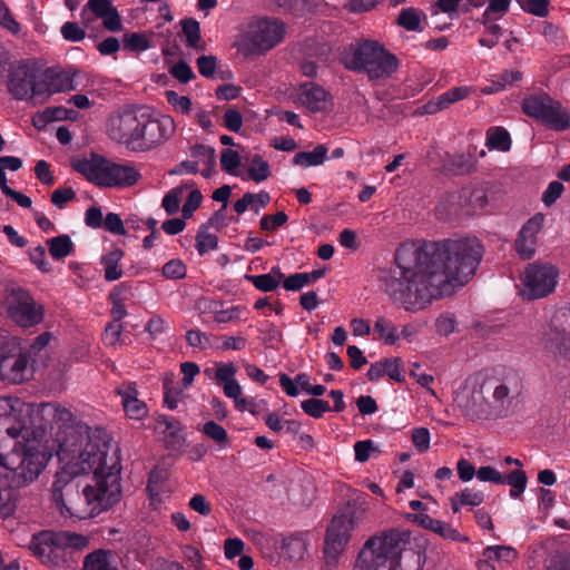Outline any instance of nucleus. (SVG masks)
<instances>
[{
	"label": "nucleus",
	"instance_id": "obj_1",
	"mask_svg": "<svg viewBox=\"0 0 570 570\" xmlns=\"http://www.w3.org/2000/svg\"><path fill=\"white\" fill-rule=\"evenodd\" d=\"M483 252L475 237L404 242L396 248L393 264L380 274L381 289L397 308L424 311L433 301L464 286L475 274Z\"/></svg>",
	"mask_w": 570,
	"mask_h": 570
},
{
	"label": "nucleus",
	"instance_id": "obj_2",
	"mask_svg": "<svg viewBox=\"0 0 570 570\" xmlns=\"http://www.w3.org/2000/svg\"><path fill=\"white\" fill-rule=\"evenodd\" d=\"M57 454L63 466L56 474L51 499L62 515L94 518L119 500L118 448L104 429L70 428Z\"/></svg>",
	"mask_w": 570,
	"mask_h": 570
},
{
	"label": "nucleus",
	"instance_id": "obj_3",
	"mask_svg": "<svg viewBox=\"0 0 570 570\" xmlns=\"http://www.w3.org/2000/svg\"><path fill=\"white\" fill-rule=\"evenodd\" d=\"M522 390L521 376L509 370L481 383H466L456 391L454 402L472 420H495L510 414Z\"/></svg>",
	"mask_w": 570,
	"mask_h": 570
},
{
	"label": "nucleus",
	"instance_id": "obj_4",
	"mask_svg": "<svg viewBox=\"0 0 570 570\" xmlns=\"http://www.w3.org/2000/svg\"><path fill=\"white\" fill-rule=\"evenodd\" d=\"M175 129V120L170 116L153 118L130 108L114 111L105 125L108 138L131 151H148L163 145Z\"/></svg>",
	"mask_w": 570,
	"mask_h": 570
},
{
	"label": "nucleus",
	"instance_id": "obj_5",
	"mask_svg": "<svg viewBox=\"0 0 570 570\" xmlns=\"http://www.w3.org/2000/svg\"><path fill=\"white\" fill-rule=\"evenodd\" d=\"M411 533L393 528L367 539L354 570H422L424 557L411 547Z\"/></svg>",
	"mask_w": 570,
	"mask_h": 570
},
{
	"label": "nucleus",
	"instance_id": "obj_6",
	"mask_svg": "<svg viewBox=\"0 0 570 570\" xmlns=\"http://www.w3.org/2000/svg\"><path fill=\"white\" fill-rule=\"evenodd\" d=\"M50 458L39 443H17L4 458L0 455V476L7 478L17 489L26 487L38 479Z\"/></svg>",
	"mask_w": 570,
	"mask_h": 570
},
{
	"label": "nucleus",
	"instance_id": "obj_7",
	"mask_svg": "<svg viewBox=\"0 0 570 570\" xmlns=\"http://www.w3.org/2000/svg\"><path fill=\"white\" fill-rule=\"evenodd\" d=\"M342 63L352 71L366 73L371 80L390 77L397 59L376 41L351 43L342 55Z\"/></svg>",
	"mask_w": 570,
	"mask_h": 570
},
{
	"label": "nucleus",
	"instance_id": "obj_8",
	"mask_svg": "<svg viewBox=\"0 0 570 570\" xmlns=\"http://www.w3.org/2000/svg\"><path fill=\"white\" fill-rule=\"evenodd\" d=\"M75 169L101 188H126L138 183L141 175L131 163H115L99 155L79 160Z\"/></svg>",
	"mask_w": 570,
	"mask_h": 570
},
{
	"label": "nucleus",
	"instance_id": "obj_9",
	"mask_svg": "<svg viewBox=\"0 0 570 570\" xmlns=\"http://www.w3.org/2000/svg\"><path fill=\"white\" fill-rule=\"evenodd\" d=\"M87 535L70 531H41L33 534L30 549L48 567H58L66 561L67 552H79L89 547Z\"/></svg>",
	"mask_w": 570,
	"mask_h": 570
},
{
	"label": "nucleus",
	"instance_id": "obj_10",
	"mask_svg": "<svg viewBox=\"0 0 570 570\" xmlns=\"http://www.w3.org/2000/svg\"><path fill=\"white\" fill-rule=\"evenodd\" d=\"M539 342L557 364L570 367V308L560 307L554 311Z\"/></svg>",
	"mask_w": 570,
	"mask_h": 570
},
{
	"label": "nucleus",
	"instance_id": "obj_11",
	"mask_svg": "<svg viewBox=\"0 0 570 570\" xmlns=\"http://www.w3.org/2000/svg\"><path fill=\"white\" fill-rule=\"evenodd\" d=\"M522 110L527 116L553 130L563 131L570 127V114L547 94L524 98Z\"/></svg>",
	"mask_w": 570,
	"mask_h": 570
},
{
	"label": "nucleus",
	"instance_id": "obj_12",
	"mask_svg": "<svg viewBox=\"0 0 570 570\" xmlns=\"http://www.w3.org/2000/svg\"><path fill=\"white\" fill-rule=\"evenodd\" d=\"M9 318L21 327H31L43 318V307L19 286L6 288L3 299Z\"/></svg>",
	"mask_w": 570,
	"mask_h": 570
},
{
	"label": "nucleus",
	"instance_id": "obj_13",
	"mask_svg": "<svg viewBox=\"0 0 570 570\" xmlns=\"http://www.w3.org/2000/svg\"><path fill=\"white\" fill-rule=\"evenodd\" d=\"M558 277V268L550 263L534 262L529 264L522 276L523 295L529 299L550 295L556 289Z\"/></svg>",
	"mask_w": 570,
	"mask_h": 570
},
{
	"label": "nucleus",
	"instance_id": "obj_14",
	"mask_svg": "<svg viewBox=\"0 0 570 570\" xmlns=\"http://www.w3.org/2000/svg\"><path fill=\"white\" fill-rule=\"evenodd\" d=\"M39 80L40 69L32 63L20 62L9 73L8 90L13 98L37 106L40 105V95L37 94Z\"/></svg>",
	"mask_w": 570,
	"mask_h": 570
},
{
	"label": "nucleus",
	"instance_id": "obj_15",
	"mask_svg": "<svg viewBox=\"0 0 570 570\" xmlns=\"http://www.w3.org/2000/svg\"><path fill=\"white\" fill-rule=\"evenodd\" d=\"M29 355L16 342H8L0 348V379L21 383L31 376Z\"/></svg>",
	"mask_w": 570,
	"mask_h": 570
},
{
	"label": "nucleus",
	"instance_id": "obj_16",
	"mask_svg": "<svg viewBox=\"0 0 570 570\" xmlns=\"http://www.w3.org/2000/svg\"><path fill=\"white\" fill-rule=\"evenodd\" d=\"M353 529V520L343 514L332 519L324 540V558L328 566L336 564Z\"/></svg>",
	"mask_w": 570,
	"mask_h": 570
},
{
	"label": "nucleus",
	"instance_id": "obj_17",
	"mask_svg": "<svg viewBox=\"0 0 570 570\" xmlns=\"http://www.w3.org/2000/svg\"><path fill=\"white\" fill-rule=\"evenodd\" d=\"M285 35V26L273 19H261L250 24L248 40L253 48L265 52L282 41Z\"/></svg>",
	"mask_w": 570,
	"mask_h": 570
},
{
	"label": "nucleus",
	"instance_id": "obj_18",
	"mask_svg": "<svg viewBox=\"0 0 570 570\" xmlns=\"http://www.w3.org/2000/svg\"><path fill=\"white\" fill-rule=\"evenodd\" d=\"M38 95H40V105L47 102L49 98L59 92H67L76 89L73 75L70 71L60 68H47L40 70V80L38 83Z\"/></svg>",
	"mask_w": 570,
	"mask_h": 570
},
{
	"label": "nucleus",
	"instance_id": "obj_19",
	"mask_svg": "<svg viewBox=\"0 0 570 570\" xmlns=\"http://www.w3.org/2000/svg\"><path fill=\"white\" fill-rule=\"evenodd\" d=\"M95 19H101L104 27L111 32L121 29V19L111 0H88L81 11V22L88 27Z\"/></svg>",
	"mask_w": 570,
	"mask_h": 570
},
{
	"label": "nucleus",
	"instance_id": "obj_20",
	"mask_svg": "<svg viewBox=\"0 0 570 570\" xmlns=\"http://www.w3.org/2000/svg\"><path fill=\"white\" fill-rule=\"evenodd\" d=\"M543 222V215L537 214L522 226L515 240V250L522 259H529L534 255L537 236L542 229Z\"/></svg>",
	"mask_w": 570,
	"mask_h": 570
},
{
	"label": "nucleus",
	"instance_id": "obj_21",
	"mask_svg": "<svg viewBox=\"0 0 570 570\" xmlns=\"http://www.w3.org/2000/svg\"><path fill=\"white\" fill-rule=\"evenodd\" d=\"M121 397L124 411L130 419L140 420L147 414L146 404L138 399V390L134 382H122L116 387Z\"/></svg>",
	"mask_w": 570,
	"mask_h": 570
},
{
	"label": "nucleus",
	"instance_id": "obj_22",
	"mask_svg": "<svg viewBox=\"0 0 570 570\" xmlns=\"http://www.w3.org/2000/svg\"><path fill=\"white\" fill-rule=\"evenodd\" d=\"M156 431L164 435L167 448L176 449L181 446L184 438V425L175 417L168 415H159L156 420Z\"/></svg>",
	"mask_w": 570,
	"mask_h": 570
},
{
	"label": "nucleus",
	"instance_id": "obj_23",
	"mask_svg": "<svg viewBox=\"0 0 570 570\" xmlns=\"http://www.w3.org/2000/svg\"><path fill=\"white\" fill-rule=\"evenodd\" d=\"M328 92L314 82L302 86L299 95L301 102L312 112H320L326 109Z\"/></svg>",
	"mask_w": 570,
	"mask_h": 570
},
{
	"label": "nucleus",
	"instance_id": "obj_24",
	"mask_svg": "<svg viewBox=\"0 0 570 570\" xmlns=\"http://www.w3.org/2000/svg\"><path fill=\"white\" fill-rule=\"evenodd\" d=\"M472 92L468 86L454 87L441 94L436 99L429 101L425 106V112L435 114L449 108L452 104L465 99Z\"/></svg>",
	"mask_w": 570,
	"mask_h": 570
},
{
	"label": "nucleus",
	"instance_id": "obj_25",
	"mask_svg": "<svg viewBox=\"0 0 570 570\" xmlns=\"http://www.w3.org/2000/svg\"><path fill=\"white\" fill-rule=\"evenodd\" d=\"M305 534L298 533L285 538L282 542V554L291 561H299L307 552Z\"/></svg>",
	"mask_w": 570,
	"mask_h": 570
},
{
	"label": "nucleus",
	"instance_id": "obj_26",
	"mask_svg": "<svg viewBox=\"0 0 570 570\" xmlns=\"http://www.w3.org/2000/svg\"><path fill=\"white\" fill-rule=\"evenodd\" d=\"M82 570H117L114 566V552L98 549L83 558Z\"/></svg>",
	"mask_w": 570,
	"mask_h": 570
},
{
	"label": "nucleus",
	"instance_id": "obj_27",
	"mask_svg": "<svg viewBox=\"0 0 570 570\" xmlns=\"http://www.w3.org/2000/svg\"><path fill=\"white\" fill-rule=\"evenodd\" d=\"M484 493L480 490L465 488L450 498L453 513H458L462 507H478L484 501Z\"/></svg>",
	"mask_w": 570,
	"mask_h": 570
},
{
	"label": "nucleus",
	"instance_id": "obj_28",
	"mask_svg": "<svg viewBox=\"0 0 570 570\" xmlns=\"http://www.w3.org/2000/svg\"><path fill=\"white\" fill-rule=\"evenodd\" d=\"M14 489L7 478L0 476V517H9L14 512L18 501Z\"/></svg>",
	"mask_w": 570,
	"mask_h": 570
},
{
	"label": "nucleus",
	"instance_id": "obj_29",
	"mask_svg": "<svg viewBox=\"0 0 570 570\" xmlns=\"http://www.w3.org/2000/svg\"><path fill=\"white\" fill-rule=\"evenodd\" d=\"M122 257L124 252L120 248H114L101 257L104 277L106 281L114 282L122 276V271L119 268V263Z\"/></svg>",
	"mask_w": 570,
	"mask_h": 570
},
{
	"label": "nucleus",
	"instance_id": "obj_30",
	"mask_svg": "<svg viewBox=\"0 0 570 570\" xmlns=\"http://www.w3.org/2000/svg\"><path fill=\"white\" fill-rule=\"evenodd\" d=\"M49 254L53 259L60 261L69 256L75 248V245L69 235L62 234L47 239Z\"/></svg>",
	"mask_w": 570,
	"mask_h": 570
},
{
	"label": "nucleus",
	"instance_id": "obj_31",
	"mask_svg": "<svg viewBox=\"0 0 570 570\" xmlns=\"http://www.w3.org/2000/svg\"><path fill=\"white\" fill-rule=\"evenodd\" d=\"M327 148L324 145L316 146L312 151L297 153L293 163L302 167H311L322 165L326 158Z\"/></svg>",
	"mask_w": 570,
	"mask_h": 570
},
{
	"label": "nucleus",
	"instance_id": "obj_32",
	"mask_svg": "<svg viewBox=\"0 0 570 570\" xmlns=\"http://www.w3.org/2000/svg\"><path fill=\"white\" fill-rule=\"evenodd\" d=\"M487 147L489 149L508 151L511 147L509 132L501 127L490 128L487 132Z\"/></svg>",
	"mask_w": 570,
	"mask_h": 570
},
{
	"label": "nucleus",
	"instance_id": "obj_33",
	"mask_svg": "<svg viewBox=\"0 0 570 570\" xmlns=\"http://www.w3.org/2000/svg\"><path fill=\"white\" fill-rule=\"evenodd\" d=\"M424 18L423 11L416 8H406L400 12L397 23L409 31H421V21Z\"/></svg>",
	"mask_w": 570,
	"mask_h": 570
},
{
	"label": "nucleus",
	"instance_id": "obj_34",
	"mask_svg": "<svg viewBox=\"0 0 570 570\" xmlns=\"http://www.w3.org/2000/svg\"><path fill=\"white\" fill-rule=\"evenodd\" d=\"M183 33L186 37V45L196 50H204L205 45H200V26L195 19L188 18L181 20Z\"/></svg>",
	"mask_w": 570,
	"mask_h": 570
},
{
	"label": "nucleus",
	"instance_id": "obj_35",
	"mask_svg": "<svg viewBox=\"0 0 570 570\" xmlns=\"http://www.w3.org/2000/svg\"><path fill=\"white\" fill-rule=\"evenodd\" d=\"M374 332L386 345H393L399 338L396 326L386 317L380 316L374 324Z\"/></svg>",
	"mask_w": 570,
	"mask_h": 570
},
{
	"label": "nucleus",
	"instance_id": "obj_36",
	"mask_svg": "<svg viewBox=\"0 0 570 570\" xmlns=\"http://www.w3.org/2000/svg\"><path fill=\"white\" fill-rule=\"evenodd\" d=\"M218 246V238L216 235L208 233V225H200L196 235V249L200 256L207 254L209 250L216 249Z\"/></svg>",
	"mask_w": 570,
	"mask_h": 570
},
{
	"label": "nucleus",
	"instance_id": "obj_37",
	"mask_svg": "<svg viewBox=\"0 0 570 570\" xmlns=\"http://www.w3.org/2000/svg\"><path fill=\"white\" fill-rule=\"evenodd\" d=\"M199 431L217 443L222 449L228 448L230 444L226 430L215 421L206 422Z\"/></svg>",
	"mask_w": 570,
	"mask_h": 570
},
{
	"label": "nucleus",
	"instance_id": "obj_38",
	"mask_svg": "<svg viewBox=\"0 0 570 570\" xmlns=\"http://www.w3.org/2000/svg\"><path fill=\"white\" fill-rule=\"evenodd\" d=\"M127 288V285L122 283L114 287L109 294V299L112 303L111 316L115 323H119L127 315V309L121 297L122 292Z\"/></svg>",
	"mask_w": 570,
	"mask_h": 570
},
{
	"label": "nucleus",
	"instance_id": "obj_39",
	"mask_svg": "<svg viewBox=\"0 0 570 570\" xmlns=\"http://www.w3.org/2000/svg\"><path fill=\"white\" fill-rule=\"evenodd\" d=\"M528 483V478L524 471L513 470L504 478V484L511 487L510 497L518 499L524 492Z\"/></svg>",
	"mask_w": 570,
	"mask_h": 570
},
{
	"label": "nucleus",
	"instance_id": "obj_40",
	"mask_svg": "<svg viewBox=\"0 0 570 570\" xmlns=\"http://www.w3.org/2000/svg\"><path fill=\"white\" fill-rule=\"evenodd\" d=\"M271 176L269 165L261 156L255 155L248 168V178L261 183Z\"/></svg>",
	"mask_w": 570,
	"mask_h": 570
},
{
	"label": "nucleus",
	"instance_id": "obj_41",
	"mask_svg": "<svg viewBox=\"0 0 570 570\" xmlns=\"http://www.w3.org/2000/svg\"><path fill=\"white\" fill-rule=\"evenodd\" d=\"M483 557L487 559L495 560V561L511 562L517 559L518 553L511 547L494 546V547H487L483 550Z\"/></svg>",
	"mask_w": 570,
	"mask_h": 570
},
{
	"label": "nucleus",
	"instance_id": "obj_42",
	"mask_svg": "<svg viewBox=\"0 0 570 570\" xmlns=\"http://www.w3.org/2000/svg\"><path fill=\"white\" fill-rule=\"evenodd\" d=\"M511 0H490L488 8L483 12L482 23L487 24L491 20H495L504 16L510 7Z\"/></svg>",
	"mask_w": 570,
	"mask_h": 570
},
{
	"label": "nucleus",
	"instance_id": "obj_43",
	"mask_svg": "<svg viewBox=\"0 0 570 570\" xmlns=\"http://www.w3.org/2000/svg\"><path fill=\"white\" fill-rule=\"evenodd\" d=\"M302 410L314 419H320L323 414L331 410L327 401L312 397L301 403Z\"/></svg>",
	"mask_w": 570,
	"mask_h": 570
},
{
	"label": "nucleus",
	"instance_id": "obj_44",
	"mask_svg": "<svg viewBox=\"0 0 570 570\" xmlns=\"http://www.w3.org/2000/svg\"><path fill=\"white\" fill-rule=\"evenodd\" d=\"M124 50L144 51L150 48V42L144 33L132 32L124 36Z\"/></svg>",
	"mask_w": 570,
	"mask_h": 570
},
{
	"label": "nucleus",
	"instance_id": "obj_45",
	"mask_svg": "<svg viewBox=\"0 0 570 570\" xmlns=\"http://www.w3.org/2000/svg\"><path fill=\"white\" fill-rule=\"evenodd\" d=\"M246 279L262 292H273L279 286L278 279L271 274L246 275Z\"/></svg>",
	"mask_w": 570,
	"mask_h": 570
},
{
	"label": "nucleus",
	"instance_id": "obj_46",
	"mask_svg": "<svg viewBox=\"0 0 570 570\" xmlns=\"http://www.w3.org/2000/svg\"><path fill=\"white\" fill-rule=\"evenodd\" d=\"M183 389L174 386L171 380L164 381V403L169 410L177 407L178 401L181 399Z\"/></svg>",
	"mask_w": 570,
	"mask_h": 570
},
{
	"label": "nucleus",
	"instance_id": "obj_47",
	"mask_svg": "<svg viewBox=\"0 0 570 570\" xmlns=\"http://www.w3.org/2000/svg\"><path fill=\"white\" fill-rule=\"evenodd\" d=\"M520 7L537 17H546L549 12V0H517Z\"/></svg>",
	"mask_w": 570,
	"mask_h": 570
},
{
	"label": "nucleus",
	"instance_id": "obj_48",
	"mask_svg": "<svg viewBox=\"0 0 570 570\" xmlns=\"http://www.w3.org/2000/svg\"><path fill=\"white\" fill-rule=\"evenodd\" d=\"M163 275L168 279H181L186 276V265L180 259H170L164 265Z\"/></svg>",
	"mask_w": 570,
	"mask_h": 570
},
{
	"label": "nucleus",
	"instance_id": "obj_49",
	"mask_svg": "<svg viewBox=\"0 0 570 570\" xmlns=\"http://www.w3.org/2000/svg\"><path fill=\"white\" fill-rule=\"evenodd\" d=\"M22 167V160L16 156L0 157V186L7 185L6 169L17 171Z\"/></svg>",
	"mask_w": 570,
	"mask_h": 570
},
{
	"label": "nucleus",
	"instance_id": "obj_50",
	"mask_svg": "<svg viewBox=\"0 0 570 570\" xmlns=\"http://www.w3.org/2000/svg\"><path fill=\"white\" fill-rule=\"evenodd\" d=\"M61 35L65 40L78 42L86 37V31L77 22H65L61 27Z\"/></svg>",
	"mask_w": 570,
	"mask_h": 570
},
{
	"label": "nucleus",
	"instance_id": "obj_51",
	"mask_svg": "<svg viewBox=\"0 0 570 570\" xmlns=\"http://www.w3.org/2000/svg\"><path fill=\"white\" fill-rule=\"evenodd\" d=\"M240 165V157L236 150L224 149L220 155V166L228 174H235V169Z\"/></svg>",
	"mask_w": 570,
	"mask_h": 570
},
{
	"label": "nucleus",
	"instance_id": "obj_52",
	"mask_svg": "<svg viewBox=\"0 0 570 570\" xmlns=\"http://www.w3.org/2000/svg\"><path fill=\"white\" fill-rule=\"evenodd\" d=\"M434 533L441 535L444 539H449L452 541L463 542L468 541V537L462 535L456 529H454L451 524L439 520Z\"/></svg>",
	"mask_w": 570,
	"mask_h": 570
},
{
	"label": "nucleus",
	"instance_id": "obj_53",
	"mask_svg": "<svg viewBox=\"0 0 570 570\" xmlns=\"http://www.w3.org/2000/svg\"><path fill=\"white\" fill-rule=\"evenodd\" d=\"M167 101L181 114H189L191 110V101L187 96H179L176 91H166Z\"/></svg>",
	"mask_w": 570,
	"mask_h": 570
},
{
	"label": "nucleus",
	"instance_id": "obj_54",
	"mask_svg": "<svg viewBox=\"0 0 570 570\" xmlns=\"http://www.w3.org/2000/svg\"><path fill=\"white\" fill-rule=\"evenodd\" d=\"M76 198V193L71 187L57 188L51 194V203L62 209L67 203Z\"/></svg>",
	"mask_w": 570,
	"mask_h": 570
},
{
	"label": "nucleus",
	"instance_id": "obj_55",
	"mask_svg": "<svg viewBox=\"0 0 570 570\" xmlns=\"http://www.w3.org/2000/svg\"><path fill=\"white\" fill-rule=\"evenodd\" d=\"M288 217L285 212H278L275 215H264L261 218L259 225L263 230H275L277 227L283 226Z\"/></svg>",
	"mask_w": 570,
	"mask_h": 570
},
{
	"label": "nucleus",
	"instance_id": "obj_56",
	"mask_svg": "<svg viewBox=\"0 0 570 570\" xmlns=\"http://www.w3.org/2000/svg\"><path fill=\"white\" fill-rule=\"evenodd\" d=\"M476 478L482 482L504 484V476L502 475V473L490 465L481 466L476 471Z\"/></svg>",
	"mask_w": 570,
	"mask_h": 570
},
{
	"label": "nucleus",
	"instance_id": "obj_57",
	"mask_svg": "<svg viewBox=\"0 0 570 570\" xmlns=\"http://www.w3.org/2000/svg\"><path fill=\"white\" fill-rule=\"evenodd\" d=\"M170 73L183 83H187L195 78V73L190 66L183 60L178 61L170 68Z\"/></svg>",
	"mask_w": 570,
	"mask_h": 570
},
{
	"label": "nucleus",
	"instance_id": "obj_58",
	"mask_svg": "<svg viewBox=\"0 0 570 570\" xmlns=\"http://www.w3.org/2000/svg\"><path fill=\"white\" fill-rule=\"evenodd\" d=\"M385 375L396 382H403L404 376L402 375V362L397 357L385 358L383 360Z\"/></svg>",
	"mask_w": 570,
	"mask_h": 570
},
{
	"label": "nucleus",
	"instance_id": "obj_59",
	"mask_svg": "<svg viewBox=\"0 0 570 570\" xmlns=\"http://www.w3.org/2000/svg\"><path fill=\"white\" fill-rule=\"evenodd\" d=\"M193 154L195 157L198 158L197 163H203L204 165H206V167H210V169H214L216 167V157L214 148L199 145L194 148Z\"/></svg>",
	"mask_w": 570,
	"mask_h": 570
},
{
	"label": "nucleus",
	"instance_id": "obj_60",
	"mask_svg": "<svg viewBox=\"0 0 570 570\" xmlns=\"http://www.w3.org/2000/svg\"><path fill=\"white\" fill-rule=\"evenodd\" d=\"M217 66V58L215 56H200L197 59V68L203 77H214Z\"/></svg>",
	"mask_w": 570,
	"mask_h": 570
},
{
	"label": "nucleus",
	"instance_id": "obj_61",
	"mask_svg": "<svg viewBox=\"0 0 570 570\" xmlns=\"http://www.w3.org/2000/svg\"><path fill=\"white\" fill-rule=\"evenodd\" d=\"M430 432L425 428H416L412 432V442L419 452H424L430 448Z\"/></svg>",
	"mask_w": 570,
	"mask_h": 570
},
{
	"label": "nucleus",
	"instance_id": "obj_62",
	"mask_svg": "<svg viewBox=\"0 0 570 570\" xmlns=\"http://www.w3.org/2000/svg\"><path fill=\"white\" fill-rule=\"evenodd\" d=\"M102 225L108 232L115 235H126L124 222L118 214L108 213Z\"/></svg>",
	"mask_w": 570,
	"mask_h": 570
},
{
	"label": "nucleus",
	"instance_id": "obj_63",
	"mask_svg": "<svg viewBox=\"0 0 570 570\" xmlns=\"http://www.w3.org/2000/svg\"><path fill=\"white\" fill-rule=\"evenodd\" d=\"M223 119L224 126L230 131L238 132L243 126V117L236 109H227Z\"/></svg>",
	"mask_w": 570,
	"mask_h": 570
},
{
	"label": "nucleus",
	"instance_id": "obj_64",
	"mask_svg": "<svg viewBox=\"0 0 570 570\" xmlns=\"http://www.w3.org/2000/svg\"><path fill=\"white\" fill-rule=\"evenodd\" d=\"M30 261L43 273L50 272V264L46 261V249L39 245L29 250Z\"/></svg>",
	"mask_w": 570,
	"mask_h": 570
}]
</instances>
